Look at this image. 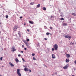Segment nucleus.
<instances>
[{
    "label": "nucleus",
    "mask_w": 76,
    "mask_h": 76,
    "mask_svg": "<svg viewBox=\"0 0 76 76\" xmlns=\"http://www.w3.org/2000/svg\"><path fill=\"white\" fill-rule=\"evenodd\" d=\"M17 73L19 76H21V73H20V69H17Z\"/></svg>",
    "instance_id": "1"
},
{
    "label": "nucleus",
    "mask_w": 76,
    "mask_h": 76,
    "mask_svg": "<svg viewBox=\"0 0 76 76\" xmlns=\"http://www.w3.org/2000/svg\"><path fill=\"white\" fill-rule=\"evenodd\" d=\"M53 47H54L55 50H57L58 49V45L57 44H55L53 46Z\"/></svg>",
    "instance_id": "2"
},
{
    "label": "nucleus",
    "mask_w": 76,
    "mask_h": 76,
    "mask_svg": "<svg viewBox=\"0 0 76 76\" xmlns=\"http://www.w3.org/2000/svg\"><path fill=\"white\" fill-rule=\"evenodd\" d=\"M19 28V26H18L15 25L13 27V30L14 31H16L17 29Z\"/></svg>",
    "instance_id": "3"
},
{
    "label": "nucleus",
    "mask_w": 76,
    "mask_h": 76,
    "mask_svg": "<svg viewBox=\"0 0 76 76\" xmlns=\"http://www.w3.org/2000/svg\"><path fill=\"white\" fill-rule=\"evenodd\" d=\"M11 51L14 52L16 51V49L15 48V46H12L11 48Z\"/></svg>",
    "instance_id": "4"
},
{
    "label": "nucleus",
    "mask_w": 76,
    "mask_h": 76,
    "mask_svg": "<svg viewBox=\"0 0 76 76\" xmlns=\"http://www.w3.org/2000/svg\"><path fill=\"white\" fill-rule=\"evenodd\" d=\"M68 67H69V64H67L63 68L64 69H67L68 68Z\"/></svg>",
    "instance_id": "5"
},
{
    "label": "nucleus",
    "mask_w": 76,
    "mask_h": 76,
    "mask_svg": "<svg viewBox=\"0 0 76 76\" xmlns=\"http://www.w3.org/2000/svg\"><path fill=\"white\" fill-rule=\"evenodd\" d=\"M65 38H72V37L71 36H69V35H66L65 36Z\"/></svg>",
    "instance_id": "6"
},
{
    "label": "nucleus",
    "mask_w": 76,
    "mask_h": 76,
    "mask_svg": "<svg viewBox=\"0 0 76 76\" xmlns=\"http://www.w3.org/2000/svg\"><path fill=\"white\" fill-rule=\"evenodd\" d=\"M66 55L67 58H70V55L69 54H66Z\"/></svg>",
    "instance_id": "7"
},
{
    "label": "nucleus",
    "mask_w": 76,
    "mask_h": 76,
    "mask_svg": "<svg viewBox=\"0 0 76 76\" xmlns=\"http://www.w3.org/2000/svg\"><path fill=\"white\" fill-rule=\"evenodd\" d=\"M9 64H10V65L11 66V67H13V66H14V65H13V64H12V63L10 62Z\"/></svg>",
    "instance_id": "8"
},
{
    "label": "nucleus",
    "mask_w": 76,
    "mask_h": 76,
    "mask_svg": "<svg viewBox=\"0 0 76 76\" xmlns=\"http://www.w3.org/2000/svg\"><path fill=\"white\" fill-rule=\"evenodd\" d=\"M52 58H56V57L54 54H52Z\"/></svg>",
    "instance_id": "9"
},
{
    "label": "nucleus",
    "mask_w": 76,
    "mask_h": 76,
    "mask_svg": "<svg viewBox=\"0 0 76 76\" xmlns=\"http://www.w3.org/2000/svg\"><path fill=\"white\" fill-rule=\"evenodd\" d=\"M15 61H16V63H18L19 61V60L18 59V58H15Z\"/></svg>",
    "instance_id": "10"
},
{
    "label": "nucleus",
    "mask_w": 76,
    "mask_h": 76,
    "mask_svg": "<svg viewBox=\"0 0 76 76\" xmlns=\"http://www.w3.org/2000/svg\"><path fill=\"white\" fill-rule=\"evenodd\" d=\"M26 45L28 48H30V46L28 43Z\"/></svg>",
    "instance_id": "11"
},
{
    "label": "nucleus",
    "mask_w": 76,
    "mask_h": 76,
    "mask_svg": "<svg viewBox=\"0 0 76 76\" xmlns=\"http://www.w3.org/2000/svg\"><path fill=\"white\" fill-rule=\"evenodd\" d=\"M24 70L26 71V72H28V69L27 68H24Z\"/></svg>",
    "instance_id": "12"
},
{
    "label": "nucleus",
    "mask_w": 76,
    "mask_h": 76,
    "mask_svg": "<svg viewBox=\"0 0 76 76\" xmlns=\"http://www.w3.org/2000/svg\"><path fill=\"white\" fill-rule=\"evenodd\" d=\"M29 23H31V24H34V22H33L31 21H29Z\"/></svg>",
    "instance_id": "13"
},
{
    "label": "nucleus",
    "mask_w": 76,
    "mask_h": 76,
    "mask_svg": "<svg viewBox=\"0 0 76 76\" xmlns=\"http://www.w3.org/2000/svg\"><path fill=\"white\" fill-rule=\"evenodd\" d=\"M20 31H18V34L19 36V37H20V35L21 34H20Z\"/></svg>",
    "instance_id": "14"
},
{
    "label": "nucleus",
    "mask_w": 76,
    "mask_h": 76,
    "mask_svg": "<svg viewBox=\"0 0 76 76\" xmlns=\"http://www.w3.org/2000/svg\"><path fill=\"white\" fill-rule=\"evenodd\" d=\"M69 60L68 59H66V62H69Z\"/></svg>",
    "instance_id": "15"
},
{
    "label": "nucleus",
    "mask_w": 76,
    "mask_h": 76,
    "mask_svg": "<svg viewBox=\"0 0 76 76\" xmlns=\"http://www.w3.org/2000/svg\"><path fill=\"white\" fill-rule=\"evenodd\" d=\"M34 2H31L30 3V5H34Z\"/></svg>",
    "instance_id": "16"
},
{
    "label": "nucleus",
    "mask_w": 76,
    "mask_h": 76,
    "mask_svg": "<svg viewBox=\"0 0 76 76\" xmlns=\"http://www.w3.org/2000/svg\"><path fill=\"white\" fill-rule=\"evenodd\" d=\"M67 23H64L63 24V26H67Z\"/></svg>",
    "instance_id": "17"
},
{
    "label": "nucleus",
    "mask_w": 76,
    "mask_h": 76,
    "mask_svg": "<svg viewBox=\"0 0 76 76\" xmlns=\"http://www.w3.org/2000/svg\"><path fill=\"white\" fill-rule=\"evenodd\" d=\"M40 7V4H38L37 5V7Z\"/></svg>",
    "instance_id": "18"
},
{
    "label": "nucleus",
    "mask_w": 76,
    "mask_h": 76,
    "mask_svg": "<svg viewBox=\"0 0 76 76\" xmlns=\"http://www.w3.org/2000/svg\"><path fill=\"white\" fill-rule=\"evenodd\" d=\"M23 42H24V43H25L26 45L27 44H28V43H27V42H26V41H25V40L24 41H23Z\"/></svg>",
    "instance_id": "19"
},
{
    "label": "nucleus",
    "mask_w": 76,
    "mask_h": 76,
    "mask_svg": "<svg viewBox=\"0 0 76 76\" xmlns=\"http://www.w3.org/2000/svg\"><path fill=\"white\" fill-rule=\"evenodd\" d=\"M74 44V43H72V42H71L69 44V45H73Z\"/></svg>",
    "instance_id": "20"
},
{
    "label": "nucleus",
    "mask_w": 76,
    "mask_h": 76,
    "mask_svg": "<svg viewBox=\"0 0 76 76\" xmlns=\"http://www.w3.org/2000/svg\"><path fill=\"white\" fill-rule=\"evenodd\" d=\"M46 8L45 7H44L43 8V10H46Z\"/></svg>",
    "instance_id": "21"
},
{
    "label": "nucleus",
    "mask_w": 76,
    "mask_h": 76,
    "mask_svg": "<svg viewBox=\"0 0 76 76\" xmlns=\"http://www.w3.org/2000/svg\"><path fill=\"white\" fill-rule=\"evenodd\" d=\"M72 15H73V16H76V14L75 13H73L72 14Z\"/></svg>",
    "instance_id": "22"
},
{
    "label": "nucleus",
    "mask_w": 76,
    "mask_h": 76,
    "mask_svg": "<svg viewBox=\"0 0 76 76\" xmlns=\"http://www.w3.org/2000/svg\"><path fill=\"white\" fill-rule=\"evenodd\" d=\"M50 34V33H48V32H47L46 33V35H49V34Z\"/></svg>",
    "instance_id": "23"
},
{
    "label": "nucleus",
    "mask_w": 76,
    "mask_h": 76,
    "mask_svg": "<svg viewBox=\"0 0 76 76\" xmlns=\"http://www.w3.org/2000/svg\"><path fill=\"white\" fill-rule=\"evenodd\" d=\"M61 20H64V18H61Z\"/></svg>",
    "instance_id": "24"
},
{
    "label": "nucleus",
    "mask_w": 76,
    "mask_h": 76,
    "mask_svg": "<svg viewBox=\"0 0 76 76\" xmlns=\"http://www.w3.org/2000/svg\"><path fill=\"white\" fill-rule=\"evenodd\" d=\"M26 41L27 42H28V41H29V39H26Z\"/></svg>",
    "instance_id": "25"
},
{
    "label": "nucleus",
    "mask_w": 76,
    "mask_h": 76,
    "mask_svg": "<svg viewBox=\"0 0 76 76\" xmlns=\"http://www.w3.org/2000/svg\"><path fill=\"white\" fill-rule=\"evenodd\" d=\"M33 60H36V58H35V57H34L33 58Z\"/></svg>",
    "instance_id": "26"
},
{
    "label": "nucleus",
    "mask_w": 76,
    "mask_h": 76,
    "mask_svg": "<svg viewBox=\"0 0 76 76\" xmlns=\"http://www.w3.org/2000/svg\"><path fill=\"white\" fill-rule=\"evenodd\" d=\"M44 28L45 29H47V27L46 26H44Z\"/></svg>",
    "instance_id": "27"
},
{
    "label": "nucleus",
    "mask_w": 76,
    "mask_h": 76,
    "mask_svg": "<svg viewBox=\"0 0 76 76\" xmlns=\"http://www.w3.org/2000/svg\"><path fill=\"white\" fill-rule=\"evenodd\" d=\"M3 60V58L2 57H1L0 58V60L1 61Z\"/></svg>",
    "instance_id": "28"
},
{
    "label": "nucleus",
    "mask_w": 76,
    "mask_h": 76,
    "mask_svg": "<svg viewBox=\"0 0 76 76\" xmlns=\"http://www.w3.org/2000/svg\"><path fill=\"white\" fill-rule=\"evenodd\" d=\"M22 60L24 62H25L26 61H25V60H24V59H23V58H22Z\"/></svg>",
    "instance_id": "29"
},
{
    "label": "nucleus",
    "mask_w": 76,
    "mask_h": 76,
    "mask_svg": "<svg viewBox=\"0 0 76 76\" xmlns=\"http://www.w3.org/2000/svg\"><path fill=\"white\" fill-rule=\"evenodd\" d=\"M52 51H54V48H52Z\"/></svg>",
    "instance_id": "30"
},
{
    "label": "nucleus",
    "mask_w": 76,
    "mask_h": 76,
    "mask_svg": "<svg viewBox=\"0 0 76 76\" xmlns=\"http://www.w3.org/2000/svg\"><path fill=\"white\" fill-rule=\"evenodd\" d=\"M8 17H9V16H8V15H6V18H8Z\"/></svg>",
    "instance_id": "31"
},
{
    "label": "nucleus",
    "mask_w": 76,
    "mask_h": 76,
    "mask_svg": "<svg viewBox=\"0 0 76 76\" xmlns=\"http://www.w3.org/2000/svg\"><path fill=\"white\" fill-rule=\"evenodd\" d=\"M35 54L34 53H33V54H32V56H35Z\"/></svg>",
    "instance_id": "32"
},
{
    "label": "nucleus",
    "mask_w": 76,
    "mask_h": 76,
    "mask_svg": "<svg viewBox=\"0 0 76 76\" xmlns=\"http://www.w3.org/2000/svg\"><path fill=\"white\" fill-rule=\"evenodd\" d=\"M50 29H53V27H50Z\"/></svg>",
    "instance_id": "33"
},
{
    "label": "nucleus",
    "mask_w": 76,
    "mask_h": 76,
    "mask_svg": "<svg viewBox=\"0 0 76 76\" xmlns=\"http://www.w3.org/2000/svg\"><path fill=\"white\" fill-rule=\"evenodd\" d=\"M22 48H23L24 47V45H22Z\"/></svg>",
    "instance_id": "34"
},
{
    "label": "nucleus",
    "mask_w": 76,
    "mask_h": 76,
    "mask_svg": "<svg viewBox=\"0 0 76 76\" xmlns=\"http://www.w3.org/2000/svg\"><path fill=\"white\" fill-rule=\"evenodd\" d=\"M74 63H75V64H76V60L75 61H74Z\"/></svg>",
    "instance_id": "35"
},
{
    "label": "nucleus",
    "mask_w": 76,
    "mask_h": 76,
    "mask_svg": "<svg viewBox=\"0 0 76 76\" xmlns=\"http://www.w3.org/2000/svg\"><path fill=\"white\" fill-rule=\"evenodd\" d=\"M21 55L20 54H18V57H20V56Z\"/></svg>",
    "instance_id": "36"
},
{
    "label": "nucleus",
    "mask_w": 76,
    "mask_h": 76,
    "mask_svg": "<svg viewBox=\"0 0 76 76\" xmlns=\"http://www.w3.org/2000/svg\"><path fill=\"white\" fill-rule=\"evenodd\" d=\"M27 31H28V32H29V29H27Z\"/></svg>",
    "instance_id": "37"
},
{
    "label": "nucleus",
    "mask_w": 76,
    "mask_h": 76,
    "mask_svg": "<svg viewBox=\"0 0 76 76\" xmlns=\"http://www.w3.org/2000/svg\"><path fill=\"white\" fill-rule=\"evenodd\" d=\"M20 19H22V17H20Z\"/></svg>",
    "instance_id": "38"
},
{
    "label": "nucleus",
    "mask_w": 76,
    "mask_h": 76,
    "mask_svg": "<svg viewBox=\"0 0 76 76\" xmlns=\"http://www.w3.org/2000/svg\"><path fill=\"white\" fill-rule=\"evenodd\" d=\"M25 50H26V48H24Z\"/></svg>",
    "instance_id": "39"
},
{
    "label": "nucleus",
    "mask_w": 76,
    "mask_h": 76,
    "mask_svg": "<svg viewBox=\"0 0 76 76\" xmlns=\"http://www.w3.org/2000/svg\"><path fill=\"white\" fill-rule=\"evenodd\" d=\"M44 39H45V40H47V38H45Z\"/></svg>",
    "instance_id": "40"
},
{
    "label": "nucleus",
    "mask_w": 76,
    "mask_h": 76,
    "mask_svg": "<svg viewBox=\"0 0 76 76\" xmlns=\"http://www.w3.org/2000/svg\"><path fill=\"white\" fill-rule=\"evenodd\" d=\"M20 52H21V53H23V51H21Z\"/></svg>",
    "instance_id": "41"
},
{
    "label": "nucleus",
    "mask_w": 76,
    "mask_h": 76,
    "mask_svg": "<svg viewBox=\"0 0 76 76\" xmlns=\"http://www.w3.org/2000/svg\"><path fill=\"white\" fill-rule=\"evenodd\" d=\"M29 72H31V69H29Z\"/></svg>",
    "instance_id": "42"
},
{
    "label": "nucleus",
    "mask_w": 76,
    "mask_h": 76,
    "mask_svg": "<svg viewBox=\"0 0 76 76\" xmlns=\"http://www.w3.org/2000/svg\"><path fill=\"white\" fill-rule=\"evenodd\" d=\"M53 17L52 16H51V18H52Z\"/></svg>",
    "instance_id": "43"
},
{
    "label": "nucleus",
    "mask_w": 76,
    "mask_h": 76,
    "mask_svg": "<svg viewBox=\"0 0 76 76\" xmlns=\"http://www.w3.org/2000/svg\"><path fill=\"white\" fill-rule=\"evenodd\" d=\"M24 25H26V23H24Z\"/></svg>",
    "instance_id": "44"
},
{
    "label": "nucleus",
    "mask_w": 76,
    "mask_h": 76,
    "mask_svg": "<svg viewBox=\"0 0 76 76\" xmlns=\"http://www.w3.org/2000/svg\"><path fill=\"white\" fill-rule=\"evenodd\" d=\"M50 35H52V34H50V33L49 34Z\"/></svg>",
    "instance_id": "45"
},
{
    "label": "nucleus",
    "mask_w": 76,
    "mask_h": 76,
    "mask_svg": "<svg viewBox=\"0 0 76 76\" xmlns=\"http://www.w3.org/2000/svg\"><path fill=\"white\" fill-rule=\"evenodd\" d=\"M61 16H62V15H61Z\"/></svg>",
    "instance_id": "46"
},
{
    "label": "nucleus",
    "mask_w": 76,
    "mask_h": 76,
    "mask_svg": "<svg viewBox=\"0 0 76 76\" xmlns=\"http://www.w3.org/2000/svg\"><path fill=\"white\" fill-rule=\"evenodd\" d=\"M1 33V31H0V33Z\"/></svg>",
    "instance_id": "47"
},
{
    "label": "nucleus",
    "mask_w": 76,
    "mask_h": 76,
    "mask_svg": "<svg viewBox=\"0 0 76 76\" xmlns=\"http://www.w3.org/2000/svg\"><path fill=\"white\" fill-rule=\"evenodd\" d=\"M72 76H75V75H72Z\"/></svg>",
    "instance_id": "48"
},
{
    "label": "nucleus",
    "mask_w": 76,
    "mask_h": 76,
    "mask_svg": "<svg viewBox=\"0 0 76 76\" xmlns=\"http://www.w3.org/2000/svg\"><path fill=\"white\" fill-rule=\"evenodd\" d=\"M24 66V67H25V66Z\"/></svg>",
    "instance_id": "49"
}]
</instances>
